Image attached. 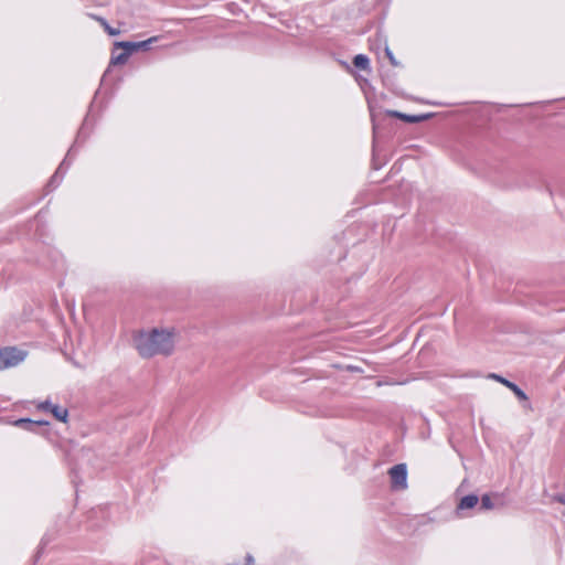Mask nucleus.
Here are the masks:
<instances>
[{"instance_id":"nucleus-1","label":"nucleus","mask_w":565,"mask_h":565,"mask_svg":"<svg viewBox=\"0 0 565 565\" xmlns=\"http://www.w3.org/2000/svg\"><path fill=\"white\" fill-rule=\"evenodd\" d=\"M105 82H106V71H104V73L100 76V86H103ZM98 100L103 102L102 87H99V89L96 92V94L94 96V99L89 106L88 113L82 124V127L79 128V130L77 132L74 145L70 148L66 157L61 162V164L56 169L55 173L50 178V180L46 184V188L49 189V191H52L58 186V184L61 183L63 177L65 175V173L71 164V157L75 152V148L77 147V145L83 143L84 140L86 139V137L88 136L90 128L93 126L94 108L96 107Z\"/></svg>"},{"instance_id":"nucleus-2","label":"nucleus","mask_w":565,"mask_h":565,"mask_svg":"<svg viewBox=\"0 0 565 565\" xmlns=\"http://www.w3.org/2000/svg\"><path fill=\"white\" fill-rule=\"evenodd\" d=\"M135 345L143 358L170 354L174 348L173 332L158 329H152L149 332H139L135 337Z\"/></svg>"},{"instance_id":"nucleus-3","label":"nucleus","mask_w":565,"mask_h":565,"mask_svg":"<svg viewBox=\"0 0 565 565\" xmlns=\"http://www.w3.org/2000/svg\"><path fill=\"white\" fill-rule=\"evenodd\" d=\"M157 36H152L145 41L139 42H115L111 47V65H124L128 62L129 57L139 51H147L150 44L157 41Z\"/></svg>"},{"instance_id":"nucleus-4","label":"nucleus","mask_w":565,"mask_h":565,"mask_svg":"<svg viewBox=\"0 0 565 565\" xmlns=\"http://www.w3.org/2000/svg\"><path fill=\"white\" fill-rule=\"evenodd\" d=\"M26 353L15 347H6L0 349V371L17 366L24 361Z\"/></svg>"},{"instance_id":"nucleus-5","label":"nucleus","mask_w":565,"mask_h":565,"mask_svg":"<svg viewBox=\"0 0 565 565\" xmlns=\"http://www.w3.org/2000/svg\"><path fill=\"white\" fill-rule=\"evenodd\" d=\"M392 487L395 489H406L407 487V469L405 463H398L388 470Z\"/></svg>"},{"instance_id":"nucleus-6","label":"nucleus","mask_w":565,"mask_h":565,"mask_svg":"<svg viewBox=\"0 0 565 565\" xmlns=\"http://www.w3.org/2000/svg\"><path fill=\"white\" fill-rule=\"evenodd\" d=\"M13 425L28 431L38 433L39 428H41L42 426H47L49 422L33 420L30 418H19L13 423Z\"/></svg>"},{"instance_id":"nucleus-7","label":"nucleus","mask_w":565,"mask_h":565,"mask_svg":"<svg viewBox=\"0 0 565 565\" xmlns=\"http://www.w3.org/2000/svg\"><path fill=\"white\" fill-rule=\"evenodd\" d=\"M490 377L494 379L495 381H498L501 384H503L504 386H507L508 390H511L520 399L525 401L527 398L525 393L518 385L508 381L507 379H504L500 375H497V374H491Z\"/></svg>"},{"instance_id":"nucleus-8","label":"nucleus","mask_w":565,"mask_h":565,"mask_svg":"<svg viewBox=\"0 0 565 565\" xmlns=\"http://www.w3.org/2000/svg\"><path fill=\"white\" fill-rule=\"evenodd\" d=\"M479 502V498L476 494H469L460 499L457 509L468 510L475 508Z\"/></svg>"},{"instance_id":"nucleus-9","label":"nucleus","mask_w":565,"mask_h":565,"mask_svg":"<svg viewBox=\"0 0 565 565\" xmlns=\"http://www.w3.org/2000/svg\"><path fill=\"white\" fill-rule=\"evenodd\" d=\"M51 414L53 417L62 423H66L68 418V411L65 407H62L57 404L52 407Z\"/></svg>"},{"instance_id":"nucleus-10","label":"nucleus","mask_w":565,"mask_h":565,"mask_svg":"<svg viewBox=\"0 0 565 565\" xmlns=\"http://www.w3.org/2000/svg\"><path fill=\"white\" fill-rule=\"evenodd\" d=\"M353 65L360 70H367L370 66V60L363 54L355 55L353 58Z\"/></svg>"},{"instance_id":"nucleus-11","label":"nucleus","mask_w":565,"mask_h":565,"mask_svg":"<svg viewBox=\"0 0 565 565\" xmlns=\"http://www.w3.org/2000/svg\"><path fill=\"white\" fill-rule=\"evenodd\" d=\"M55 404H53L51 401L49 399H45L43 402H40L38 405H36V408L39 411H42V412H45V413H51L52 411V407H54Z\"/></svg>"},{"instance_id":"nucleus-12","label":"nucleus","mask_w":565,"mask_h":565,"mask_svg":"<svg viewBox=\"0 0 565 565\" xmlns=\"http://www.w3.org/2000/svg\"><path fill=\"white\" fill-rule=\"evenodd\" d=\"M481 508L484 510H490L493 508V503H492L491 497L489 494L482 495Z\"/></svg>"},{"instance_id":"nucleus-13","label":"nucleus","mask_w":565,"mask_h":565,"mask_svg":"<svg viewBox=\"0 0 565 565\" xmlns=\"http://www.w3.org/2000/svg\"><path fill=\"white\" fill-rule=\"evenodd\" d=\"M395 117L397 118H401L403 119L404 121H407V122H416L419 120L418 117H414V116H407V115H404V114H399V113H394L393 114Z\"/></svg>"},{"instance_id":"nucleus-14","label":"nucleus","mask_w":565,"mask_h":565,"mask_svg":"<svg viewBox=\"0 0 565 565\" xmlns=\"http://www.w3.org/2000/svg\"><path fill=\"white\" fill-rule=\"evenodd\" d=\"M88 17L97 20L100 23V25L104 28V30L106 31V18H104L102 15L94 14V13H88Z\"/></svg>"},{"instance_id":"nucleus-15","label":"nucleus","mask_w":565,"mask_h":565,"mask_svg":"<svg viewBox=\"0 0 565 565\" xmlns=\"http://www.w3.org/2000/svg\"><path fill=\"white\" fill-rule=\"evenodd\" d=\"M49 542V540L46 539V536H44L42 540H41V544H40V547H39V551H38V554L41 553V551L43 550L44 545H46Z\"/></svg>"},{"instance_id":"nucleus-16","label":"nucleus","mask_w":565,"mask_h":565,"mask_svg":"<svg viewBox=\"0 0 565 565\" xmlns=\"http://www.w3.org/2000/svg\"><path fill=\"white\" fill-rule=\"evenodd\" d=\"M105 0H92L93 3H95L96 6H103Z\"/></svg>"},{"instance_id":"nucleus-17","label":"nucleus","mask_w":565,"mask_h":565,"mask_svg":"<svg viewBox=\"0 0 565 565\" xmlns=\"http://www.w3.org/2000/svg\"><path fill=\"white\" fill-rule=\"evenodd\" d=\"M108 34H117L116 31H114L111 28L108 26L107 29Z\"/></svg>"},{"instance_id":"nucleus-18","label":"nucleus","mask_w":565,"mask_h":565,"mask_svg":"<svg viewBox=\"0 0 565 565\" xmlns=\"http://www.w3.org/2000/svg\"><path fill=\"white\" fill-rule=\"evenodd\" d=\"M247 562H248V565H252V563H253L252 556H247Z\"/></svg>"}]
</instances>
